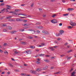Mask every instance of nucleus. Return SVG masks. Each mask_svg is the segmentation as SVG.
I'll return each instance as SVG.
<instances>
[{
	"label": "nucleus",
	"instance_id": "13",
	"mask_svg": "<svg viewBox=\"0 0 76 76\" xmlns=\"http://www.w3.org/2000/svg\"><path fill=\"white\" fill-rule=\"evenodd\" d=\"M75 74H76V73H75V72H73L71 74V76H74Z\"/></svg>",
	"mask_w": 76,
	"mask_h": 76
},
{
	"label": "nucleus",
	"instance_id": "42",
	"mask_svg": "<svg viewBox=\"0 0 76 76\" xmlns=\"http://www.w3.org/2000/svg\"><path fill=\"white\" fill-rule=\"evenodd\" d=\"M37 71H38V72H39V71H41V69H38L37 70Z\"/></svg>",
	"mask_w": 76,
	"mask_h": 76
},
{
	"label": "nucleus",
	"instance_id": "23",
	"mask_svg": "<svg viewBox=\"0 0 76 76\" xmlns=\"http://www.w3.org/2000/svg\"><path fill=\"white\" fill-rule=\"evenodd\" d=\"M67 28H69V29H72V28H73V27H72L71 26H67Z\"/></svg>",
	"mask_w": 76,
	"mask_h": 76
},
{
	"label": "nucleus",
	"instance_id": "27",
	"mask_svg": "<svg viewBox=\"0 0 76 76\" xmlns=\"http://www.w3.org/2000/svg\"><path fill=\"white\" fill-rule=\"evenodd\" d=\"M39 10L40 12H42V10L41 8H39Z\"/></svg>",
	"mask_w": 76,
	"mask_h": 76
},
{
	"label": "nucleus",
	"instance_id": "26",
	"mask_svg": "<svg viewBox=\"0 0 76 76\" xmlns=\"http://www.w3.org/2000/svg\"><path fill=\"white\" fill-rule=\"evenodd\" d=\"M12 18V17L11 16H7L6 17L7 19H10V18Z\"/></svg>",
	"mask_w": 76,
	"mask_h": 76
},
{
	"label": "nucleus",
	"instance_id": "62",
	"mask_svg": "<svg viewBox=\"0 0 76 76\" xmlns=\"http://www.w3.org/2000/svg\"><path fill=\"white\" fill-rule=\"evenodd\" d=\"M0 20H2V19H3V17H1L0 18Z\"/></svg>",
	"mask_w": 76,
	"mask_h": 76
},
{
	"label": "nucleus",
	"instance_id": "50",
	"mask_svg": "<svg viewBox=\"0 0 76 76\" xmlns=\"http://www.w3.org/2000/svg\"><path fill=\"white\" fill-rule=\"evenodd\" d=\"M57 47L58 46H53V48H57Z\"/></svg>",
	"mask_w": 76,
	"mask_h": 76
},
{
	"label": "nucleus",
	"instance_id": "54",
	"mask_svg": "<svg viewBox=\"0 0 76 76\" xmlns=\"http://www.w3.org/2000/svg\"><path fill=\"white\" fill-rule=\"evenodd\" d=\"M64 55H61V57H64Z\"/></svg>",
	"mask_w": 76,
	"mask_h": 76
},
{
	"label": "nucleus",
	"instance_id": "47",
	"mask_svg": "<svg viewBox=\"0 0 76 76\" xmlns=\"http://www.w3.org/2000/svg\"><path fill=\"white\" fill-rule=\"evenodd\" d=\"M56 58V57L55 56H53V57H51V59H53V58Z\"/></svg>",
	"mask_w": 76,
	"mask_h": 76
},
{
	"label": "nucleus",
	"instance_id": "31",
	"mask_svg": "<svg viewBox=\"0 0 76 76\" xmlns=\"http://www.w3.org/2000/svg\"><path fill=\"white\" fill-rule=\"evenodd\" d=\"M54 43H55V44H57V43H58V42L56 40H55L54 41Z\"/></svg>",
	"mask_w": 76,
	"mask_h": 76
},
{
	"label": "nucleus",
	"instance_id": "36",
	"mask_svg": "<svg viewBox=\"0 0 76 76\" xmlns=\"http://www.w3.org/2000/svg\"><path fill=\"white\" fill-rule=\"evenodd\" d=\"M67 15H69V14H64L63 15V16H67Z\"/></svg>",
	"mask_w": 76,
	"mask_h": 76
},
{
	"label": "nucleus",
	"instance_id": "12",
	"mask_svg": "<svg viewBox=\"0 0 76 76\" xmlns=\"http://www.w3.org/2000/svg\"><path fill=\"white\" fill-rule=\"evenodd\" d=\"M16 31H12L10 32V33H11L12 34H15V33H16Z\"/></svg>",
	"mask_w": 76,
	"mask_h": 76
},
{
	"label": "nucleus",
	"instance_id": "16",
	"mask_svg": "<svg viewBox=\"0 0 76 76\" xmlns=\"http://www.w3.org/2000/svg\"><path fill=\"white\" fill-rule=\"evenodd\" d=\"M7 29H12V28L10 26H8L7 27Z\"/></svg>",
	"mask_w": 76,
	"mask_h": 76
},
{
	"label": "nucleus",
	"instance_id": "21",
	"mask_svg": "<svg viewBox=\"0 0 76 76\" xmlns=\"http://www.w3.org/2000/svg\"><path fill=\"white\" fill-rule=\"evenodd\" d=\"M29 31H32V32H33L34 33H35V31L32 29H30L29 30Z\"/></svg>",
	"mask_w": 76,
	"mask_h": 76
},
{
	"label": "nucleus",
	"instance_id": "49",
	"mask_svg": "<svg viewBox=\"0 0 76 76\" xmlns=\"http://www.w3.org/2000/svg\"><path fill=\"white\" fill-rule=\"evenodd\" d=\"M54 66H52L50 67V69H54Z\"/></svg>",
	"mask_w": 76,
	"mask_h": 76
},
{
	"label": "nucleus",
	"instance_id": "28",
	"mask_svg": "<svg viewBox=\"0 0 76 76\" xmlns=\"http://www.w3.org/2000/svg\"><path fill=\"white\" fill-rule=\"evenodd\" d=\"M2 24V26L5 27L6 26H7V25L6 24Z\"/></svg>",
	"mask_w": 76,
	"mask_h": 76
},
{
	"label": "nucleus",
	"instance_id": "7",
	"mask_svg": "<svg viewBox=\"0 0 76 76\" xmlns=\"http://www.w3.org/2000/svg\"><path fill=\"white\" fill-rule=\"evenodd\" d=\"M28 54H29L31 53V51L30 50H28L26 52Z\"/></svg>",
	"mask_w": 76,
	"mask_h": 76
},
{
	"label": "nucleus",
	"instance_id": "56",
	"mask_svg": "<svg viewBox=\"0 0 76 76\" xmlns=\"http://www.w3.org/2000/svg\"><path fill=\"white\" fill-rule=\"evenodd\" d=\"M46 16V15H43V17L44 18H45Z\"/></svg>",
	"mask_w": 76,
	"mask_h": 76
},
{
	"label": "nucleus",
	"instance_id": "22",
	"mask_svg": "<svg viewBox=\"0 0 76 76\" xmlns=\"http://www.w3.org/2000/svg\"><path fill=\"white\" fill-rule=\"evenodd\" d=\"M21 76H26V75L24 73H22L20 74Z\"/></svg>",
	"mask_w": 76,
	"mask_h": 76
},
{
	"label": "nucleus",
	"instance_id": "14",
	"mask_svg": "<svg viewBox=\"0 0 76 76\" xmlns=\"http://www.w3.org/2000/svg\"><path fill=\"white\" fill-rule=\"evenodd\" d=\"M30 48H32V49H34V48H35V47L34 46H30Z\"/></svg>",
	"mask_w": 76,
	"mask_h": 76
},
{
	"label": "nucleus",
	"instance_id": "44",
	"mask_svg": "<svg viewBox=\"0 0 76 76\" xmlns=\"http://www.w3.org/2000/svg\"><path fill=\"white\" fill-rule=\"evenodd\" d=\"M3 31H4V32H6L7 30L6 29H4L3 30Z\"/></svg>",
	"mask_w": 76,
	"mask_h": 76
},
{
	"label": "nucleus",
	"instance_id": "20",
	"mask_svg": "<svg viewBox=\"0 0 76 76\" xmlns=\"http://www.w3.org/2000/svg\"><path fill=\"white\" fill-rule=\"evenodd\" d=\"M44 61H45L46 62H50V61H49L48 60L45 59L44 60Z\"/></svg>",
	"mask_w": 76,
	"mask_h": 76
},
{
	"label": "nucleus",
	"instance_id": "9",
	"mask_svg": "<svg viewBox=\"0 0 76 76\" xmlns=\"http://www.w3.org/2000/svg\"><path fill=\"white\" fill-rule=\"evenodd\" d=\"M74 9L72 8H68V10L69 12H71V11H72V10H73Z\"/></svg>",
	"mask_w": 76,
	"mask_h": 76
},
{
	"label": "nucleus",
	"instance_id": "2",
	"mask_svg": "<svg viewBox=\"0 0 76 76\" xmlns=\"http://www.w3.org/2000/svg\"><path fill=\"white\" fill-rule=\"evenodd\" d=\"M51 22L53 23H58V21L56 20H53L51 21Z\"/></svg>",
	"mask_w": 76,
	"mask_h": 76
},
{
	"label": "nucleus",
	"instance_id": "5",
	"mask_svg": "<svg viewBox=\"0 0 76 76\" xmlns=\"http://www.w3.org/2000/svg\"><path fill=\"white\" fill-rule=\"evenodd\" d=\"M71 23L72 24H70V25H71L72 26H76V23Z\"/></svg>",
	"mask_w": 76,
	"mask_h": 76
},
{
	"label": "nucleus",
	"instance_id": "60",
	"mask_svg": "<svg viewBox=\"0 0 76 76\" xmlns=\"http://www.w3.org/2000/svg\"><path fill=\"white\" fill-rule=\"evenodd\" d=\"M50 56L49 55H45V57H49Z\"/></svg>",
	"mask_w": 76,
	"mask_h": 76
},
{
	"label": "nucleus",
	"instance_id": "48",
	"mask_svg": "<svg viewBox=\"0 0 76 76\" xmlns=\"http://www.w3.org/2000/svg\"><path fill=\"white\" fill-rule=\"evenodd\" d=\"M73 69L72 68L70 70V71H69L70 72H72V71H73Z\"/></svg>",
	"mask_w": 76,
	"mask_h": 76
},
{
	"label": "nucleus",
	"instance_id": "39",
	"mask_svg": "<svg viewBox=\"0 0 76 76\" xmlns=\"http://www.w3.org/2000/svg\"><path fill=\"white\" fill-rule=\"evenodd\" d=\"M45 55L44 54H40V57H41L42 56H44Z\"/></svg>",
	"mask_w": 76,
	"mask_h": 76
},
{
	"label": "nucleus",
	"instance_id": "43",
	"mask_svg": "<svg viewBox=\"0 0 76 76\" xmlns=\"http://www.w3.org/2000/svg\"><path fill=\"white\" fill-rule=\"evenodd\" d=\"M28 38H29V39H32L33 38V37H32L30 36L28 37Z\"/></svg>",
	"mask_w": 76,
	"mask_h": 76
},
{
	"label": "nucleus",
	"instance_id": "57",
	"mask_svg": "<svg viewBox=\"0 0 76 76\" xmlns=\"http://www.w3.org/2000/svg\"><path fill=\"white\" fill-rule=\"evenodd\" d=\"M54 74H55V75H57L58 74V72H56L54 73Z\"/></svg>",
	"mask_w": 76,
	"mask_h": 76
},
{
	"label": "nucleus",
	"instance_id": "32",
	"mask_svg": "<svg viewBox=\"0 0 76 76\" xmlns=\"http://www.w3.org/2000/svg\"><path fill=\"white\" fill-rule=\"evenodd\" d=\"M56 15H53L52 16V18H55V17H56Z\"/></svg>",
	"mask_w": 76,
	"mask_h": 76
},
{
	"label": "nucleus",
	"instance_id": "8",
	"mask_svg": "<svg viewBox=\"0 0 76 76\" xmlns=\"http://www.w3.org/2000/svg\"><path fill=\"white\" fill-rule=\"evenodd\" d=\"M62 34V33H58V34H56V37H59V36H60V35H61Z\"/></svg>",
	"mask_w": 76,
	"mask_h": 76
},
{
	"label": "nucleus",
	"instance_id": "33",
	"mask_svg": "<svg viewBox=\"0 0 76 76\" xmlns=\"http://www.w3.org/2000/svg\"><path fill=\"white\" fill-rule=\"evenodd\" d=\"M60 32H61V33H64V31H63V30H60Z\"/></svg>",
	"mask_w": 76,
	"mask_h": 76
},
{
	"label": "nucleus",
	"instance_id": "24",
	"mask_svg": "<svg viewBox=\"0 0 76 76\" xmlns=\"http://www.w3.org/2000/svg\"><path fill=\"white\" fill-rule=\"evenodd\" d=\"M48 67V66H45V67L43 68V70H46V69H47Z\"/></svg>",
	"mask_w": 76,
	"mask_h": 76
},
{
	"label": "nucleus",
	"instance_id": "10",
	"mask_svg": "<svg viewBox=\"0 0 76 76\" xmlns=\"http://www.w3.org/2000/svg\"><path fill=\"white\" fill-rule=\"evenodd\" d=\"M20 43L22 44H23V45L26 44V42H21Z\"/></svg>",
	"mask_w": 76,
	"mask_h": 76
},
{
	"label": "nucleus",
	"instance_id": "63",
	"mask_svg": "<svg viewBox=\"0 0 76 76\" xmlns=\"http://www.w3.org/2000/svg\"><path fill=\"white\" fill-rule=\"evenodd\" d=\"M37 61H40V59H39V58H38V59H37Z\"/></svg>",
	"mask_w": 76,
	"mask_h": 76
},
{
	"label": "nucleus",
	"instance_id": "3",
	"mask_svg": "<svg viewBox=\"0 0 76 76\" xmlns=\"http://www.w3.org/2000/svg\"><path fill=\"white\" fill-rule=\"evenodd\" d=\"M42 33H43V34H46L47 35H48V34H49V33L48 32V31H42Z\"/></svg>",
	"mask_w": 76,
	"mask_h": 76
},
{
	"label": "nucleus",
	"instance_id": "61",
	"mask_svg": "<svg viewBox=\"0 0 76 76\" xmlns=\"http://www.w3.org/2000/svg\"><path fill=\"white\" fill-rule=\"evenodd\" d=\"M7 73L8 75H10V72H7Z\"/></svg>",
	"mask_w": 76,
	"mask_h": 76
},
{
	"label": "nucleus",
	"instance_id": "11",
	"mask_svg": "<svg viewBox=\"0 0 76 76\" xmlns=\"http://www.w3.org/2000/svg\"><path fill=\"white\" fill-rule=\"evenodd\" d=\"M16 51L17 50L16 49L13 50L14 53H15V54H19V53L17 52Z\"/></svg>",
	"mask_w": 76,
	"mask_h": 76
},
{
	"label": "nucleus",
	"instance_id": "29",
	"mask_svg": "<svg viewBox=\"0 0 76 76\" xmlns=\"http://www.w3.org/2000/svg\"><path fill=\"white\" fill-rule=\"evenodd\" d=\"M37 25H41V23H36Z\"/></svg>",
	"mask_w": 76,
	"mask_h": 76
},
{
	"label": "nucleus",
	"instance_id": "64",
	"mask_svg": "<svg viewBox=\"0 0 76 76\" xmlns=\"http://www.w3.org/2000/svg\"><path fill=\"white\" fill-rule=\"evenodd\" d=\"M62 2H63V3H65L66 2V1H65L64 0H62Z\"/></svg>",
	"mask_w": 76,
	"mask_h": 76
},
{
	"label": "nucleus",
	"instance_id": "58",
	"mask_svg": "<svg viewBox=\"0 0 76 76\" xmlns=\"http://www.w3.org/2000/svg\"><path fill=\"white\" fill-rule=\"evenodd\" d=\"M0 52L3 53V50H0Z\"/></svg>",
	"mask_w": 76,
	"mask_h": 76
},
{
	"label": "nucleus",
	"instance_id": "59",
	"mask_svg": "<svg viewBox=\"0 0 76 76\" xmlns=\"http://www.w3.org/2000/svg\"><path fill=\"white\" fill-rule=\"evenodd\" d=\"M57 40L58 41H60V39L59 38H58L57 39Z\"/></svg>",
	"mask_w": 76,
	"mask_h": 76
},
{
	"label": "nucleus",
	"instance_id": "4",
	"mask_svg": "<svg viewBox=\"0 0 76 76\" xmlns=\"http://www.w3.org/2000/svg\"><path fill=\"white\" fill-rule=\"evenodd\" d=\"M7 8L6 9V10H7V9H10V10L11 9V6H9V5H7Z\"/></svg>",
	"mask_w": 76,
	"mask_h": 76
},
{
	"label": "nucleus",
	"instance_id": "25",
	"mask_svg": "<svg viewBox=\"0 0 76 76\" xmlns=\"http://www.w3.org/2000/svg\"><path fill=\"white\" fill-rule=\"evenodd\" d=\"M41 44L42 47V46H44V45H45V43H42Z\"/></svg>",
	"mask_w": 76,
	"mask_h": 76
},
{
	"label": "nucleus",
	"instance_id": "18",
	"mask_svg": "<svg viewBox=\"0 0 76 76\" xmlns=\"http://www.w3.org/2000/svg\"><path fill=\"white\" fill-rule=\"evenodd\" d=\"M5 10V12H9V11L8 10H6V9H4L3 10H1V11H2V12L3 11H4V10Z\"/></svg>",
	"mask_w": 76,
	"mask_h": 76
},
{
	"label": "nucleus",
	"instance_id": "35",
	"mask_svg": "<svg viewBox=\"0 0 76 76\" xmlns=\"http://www.w3.org/2000/svg\"><path fill=\"white\" fill-rule=\"evenodd\" d=\"M36 63L37 64H39V63H40V62L38 61H37L36 62Z\"/></svg>",
	"mask_w": 76,
	"mask_h": 76
},
{
	"label": "nucleus",
	"instance_id": "17",
	"mask_svg": "<svg viewBox=\"0 0 76 76\" xmlns=\"http://www.w3.org/2000/svg\"><path fill=\"white\" fill-rule=\"evenodd\" d=\"M36 28H38V29H41V28H43V27L41 26H37Z\"/></svg>",
	"mask_w": 76,
	"mask_h": 76
},
{
	"label": "nucleus",
	"instance_id": "30",
	"mask_svg": "<svg viewBox=\"0 0 76 76\" xmlns=\"http://www.w3.org/2000/svg\"><path fill=\"white\" fill-rule=\"evenodd\" d=\"M6 45H7V44L6 43H4V45H3V46H4V47L5 46H6Z\"/></svg>",
	"mask_w": 76,
	"mask_h": 76
},
{
	"label": "nucleus",
	"instance_id": "55",
	"mask_svg": "<svg viewBox=\"0 0 76 76\" xmlns=\"http://www.w3.org/2000/svg\"><path fill=\"white\" fill-rule=\"evenodd\" d=\"M37 32L38 34H39V32H40V31H37Z\"/></svg>",
	"mask_w": 76,
	"mask_h": 76
},
{
	"label": "nucleus",
	"instance_id": "46",
	"mask_svg": "<svg viewBox=\"0 0 76 76\" xmlns=\"http://www.w3.org/2000/svg\"><path fill=\"white\" fill-rule=\"evenodd\" d=\"M71 57H68L67 58V59L68 60H70V58H71Z\"/></svg>",
	"mask_w": 76,
	"mask_h": 76
},
{
	"label": "nucleus",
	"instance_id": "45",
	"mask_svg": "<svg viewBox=\"0 0 76 76\" xmlns=\"http://www.w3.org/2000/svg\"><path fill=\"white\" fill-rule=\"evenodd\" d=\"M9 21H11V22H13V21H14V20H13L10 19L9 20Z\"/></svg>",
	"mask_w": 76,
	"mask_h": 76
},
{
	"label": "nucleus",
	"instance_id": "15",
	"mask_svg": "<svg viewBox=\"0 0 76 76\" xmlns=\"http://www.w3.org/2000/svg\"><path fill=\"white\" fill-rule=\"evenodd\" d=\"M31 73L33 74H36L37 73V72L35 71H33L31 72Z\"/></svg>",
	"mask_w": 76,
	"mask_h": 76
},
{
	"label": "nucleus",
	"instance_id": "52",
	"mask_svg": "<svg viewBox=\"0 0 76 76\" xmlns=\"http://www.w3.org/2000/svg\"><path fill=\"white\" fill-rule=\"evenodd\" d=\"M4 73H5V72H3L1 73V75H3V74H4Z\"/></svg>",
	"mask_w": 76,
	"mask_h": 76
},
{
	"label": "nucleus",
	"instance_id": "38",
	"mask_svg": "<svg viewBox=\"0 0 76 76\" xmlns=\"http://www.w3.org/2000/svg\"><path fill=\"white\" fill-rule=\"evenodd\" d=\"M53 47H48V49L49 50H50V49H53Z\"/></svg>",
	"mask_w": 76,
	"mask_h": 76
},
{
	"label": "nucleus",
	"instance_id": "40",
	"mask_svg": "<svg viewBox=\"0 0 76 76\" xmlns=\"http://www.w3.org/2000/svg\"><path fill=\"white\" fill-rule=\"evenodd\" d=\"M4 3H2L0 4V6H4Z\"/></svg>",
	"mask_w": 76,
	"mask_h": 76
},
{
	"label": "nucleus",
	"instance_id": "19",
	"mask_svg": "<svg viewBox=\"0 0 76 76\" xmlns=\"http://www.w3.org/2000/svg\"><path fill=\"white\" fill-rule=\"evenodd\" d=\"M4 53L6 54V55H8V54H9V53H8V52H7V51H4Z\"/></svg>",
	"mask_w": 76,
	"mask_h": 76
},
{
	"label": "nucleus",
	"instance_id": "1",
	"mask_svg": "<svg viewBox=\"0 0 76 76\" xmlns=\"http://www.w3.org/2000/svg\"><path fill=\"white\" fill-rule=\"evenodd\" d=\"M19 10L15 9V11H11L10 12V13H13V15L16 16L17 15V14L16 13V12H19Z\"/></svg>",
	"mask_w": 76,
	"mask_h": 76
},
{
	"label": "nucleus",
	"instance_id": "6",
	"mask_svg": "<svg viewBox=\"0 0 76 76\" xmlns=\"http://www.w3.org/2000/svg\"><path fill=\"white\" fill-rule=\"evenodd\" d=\"M16 21H20V22H22V21H23V20L19 18H17L16 19Z\"/></svg>",
	"mask_w": 76,
	"mask_h": 76
},
{
	"label": "nucleus",
	"instance_id": "41",
	"mask_svg": "<svg viewBox=\"0 0 76 76\" xmlns=\"http://www.w3.org/2000/svg\"><path fill=\"white\" fill-rule=\"evenodd\" d=\"M27 21V20H23V22H24V23H26V22Z\"/></svg>",
	"mask_w": 76,
	"mask_h": 76
},
{
	"label": "nucleus",
	"instance_id": "51",
	"mask_svg": "<svg viewBox=\"0 0 76 76\" xmlns=\"http://www.w3.org/2000/svg\"><path fill=\"white\" fill-rule=\"evenodd\" d=\"M4 1L3 0L0 1V2H1V3H2L3 2H4Z\"/></svg>",
	"mask_w": 76,
	"mask_h": 76
},
{
	"label": "nucleus",
	"instance_id": "34",
	"mask_svg": "<svg viewBox=\"0 0 76 76\" xmlns=\"http://www.w3.org/2000/svg\"><path fill=\"white\" fill-rule=\"evenodd\" d=\"M72 50H70L69 51H68L67 52V53H70V52H72Z\"/></svg>",
	"mask_w": 76,
	"mask_h": 76
},
{
	"label": "nucleus",
	"instance_id": "53",
	"mask_svg": "<svg viewBox=\"0 0 76 76\" xmlns=\"http://www.w3.org/2000/svg\"><path fill=\"white\" fill-rule=\"evenodd\" d=\"M59 26H62V23H60L59 24Z\"/></svg>",
	"mask_w": 76,
	"mask_h": 76
},
{
	"label": "nucleus",
	"instance_id": "37",
	"mask_svg": "<svg viewBox=\"0 0 76 76\" xmlns=\"http://www.w3.org/2000/svg\"><path fill=\"white\" fill-rule=\"evenodd\" d=\"M9 66H11V67H13V65H12V64L10 63H9Z\"/></svg>",
	"mask_w": 76,
	"mask_h": 76
}]
</instances>
